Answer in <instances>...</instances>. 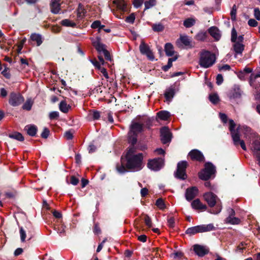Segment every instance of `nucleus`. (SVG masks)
<instances>
[{
  "label": "nucleus",
  "instance_id": "6e6d98bb",
  "mask_svg": "<svg viewBox=\"0 0 260 260\" xmlns=\"http://www.w3.org/2000/svg\"><path fill=\"white\" fill-rule=\"evenodd\" d=\"M137 149L141 151H144L147 149V146L141 143H138L136 145Z\"/></svg>",
  "mask_w": 260,
  "mask_h": 260
},
{
  "label": "nucleus",
  "instance_id": "e433bc0d",
  "mask_svg": "<svg viewBox=\"0 0 260 260\" xmlns=\"http://www.w3.org/2000/svg\"><path fill=\"white\" fill-rule=\"evenodd\" d=\"M165 29L164 26L161 23L154 24L152 25V29L155 32H161Z\"/></svg>",
  "mask_w": 260,
  "mask_h": 260
},
{
  "label": "nucleus",
  "instance_id": "f03ea898",
  "mask_svg": "<svg viewBox=\"0 0 260 260\" xmlns=\"http://www.w3.org/2000/svg\"><path fill=\"white\" fill-rule=\"evenodd\" d=\"M144 124L138 122H132L127 134V142L131 146L127 148L125 157L128 156L134 155L137 150L136 145L138 141V137L139 133L143 131Z\"/></svg>",
  "mask_w": 260,
  "mask_h": 260
},
{
  "label": "nucleus",
  "instance_id": "dca6fc26",
  "mask_svg": "<svg viewBox=\"0 0 260 260\" xmlns=\"http://www.w3.org/2000/svg\"><path fill=\"white\" fill-rule=\"evenodd\" d=\"M92 45L98 51L99 55H102V53L106 50L107 46L101 43V39L99 37L96 38V40L92 42Z\"/></svg>",
  "mask_w": 260,
  "mask_h": 260
},
{
  "label": "nucleus",
  "instance_id": "37998d69",
  "mask_svg": "<svg viewBox=\"0 0 260 260\" xmlns=\"http://www.w3.org/2000/svg\"><path fill=\"white\" fill-rule=\"evenodd\" d=\"M32 102L30 100H27L22 106V109L27 111H29L32 107Z\"/></svg>",
  "mask_w": 260,
  "mask_h": 260
},
{
  "label": "nucleus",
  "instance_id": "69168bd1",
  "mask_svg": "<svg viewBox=\"0 0 260 260\" xmlns=\"http://www.w3.org/2000/svg\"><path fill=\"white\" fill-rule=\"evenodd\" d=\"M216 84L218 85H220L223 81V77L221 74H218L216 76Z\"/></svg>",
  "mask_w": 260,
  "mask_h": 260
},
{
  "label": "nucleus",
  "instance_id": "8fccbe9b",
  "mask_svg": "<svg viewBox=\"0 0 260 260\" xmlns=\"http://www.w3.org/2000/svg\"><path fill=\"white\" fill-rule=\"evenodd\" d=\"M20 235L21 242H24L26 238V233L22 227L20 228Z\"/></svg>",
  "mask_w": 260,
  "mask_h": 260
},
{
  "label": "nucleus",
  "instance_id": "79ce46f5",
  "mask_svg": "<svg viewBox=\"0 0 260 260\" xmlns=\"http://www.w3.org/2000/svg\"><path fill=\"white\" fill-rule=\"evenodd\" d=\"M135 13H133L126 17L125 21L127 23L133 24L135 22Z\"/></svg>",
  "mask_w": 260,
  "mask_h": 260
},
{
  "label": "nucleus",
  "instance_id": "b1692460",
  "mask_svg": "<svg viewBox=\"0 0 260 260\" xmlns=\"http://www.w3.org/2000/svg\"><path fill=\"white\" fill-rule=\"evenodd\" d=\"M175 94V87L171 86L167 88L164 93L165 98L168 101H171L172 99L174 97Z\"/></svg>",
  "mask_w": 260,
  "mask_h": 260
},
{
  "label": "nucleus",
  "instance_id": "ea45409f",
  "mask_svg": "<svg viewBox=\"0 0 260 260\" xmlns=\"http://www.w3.org/2000/svg\"><path fill=\"white\" fill-rule=\"evenodd\" d=\"M155 205L160 210H164L166 208L164 201L161 198H159L156 200Z\"/></svg>",
  "mask_w": 260,
  "mask_h": 260
},
{
  "label": "nucleus",
  "instance_id": "0e129e2a",
  "mask_svg": "<svg viewBox=\"0 0 260 260\" xmlns=\"http://www.w3.org/2000/svg\"><path fill=\"white\" fill-rule=\"evenodd\" d=\"M144 1V0H134V6L136 8H139L142 5Z\"/></svg>",
  "mask_w": 260,
  "mask_h": 260
},
{
  "label": "nucleus",
  "instance_id": "3c124183",
  "mask_svg": "<svg viewBox=\"0 0 260 260\" xmlns=\"http://www.w3.org/2000/svg\"><path fill=\"white\" fill-rule=\"evenodd\" d=\"M59 117V113L57 111H53L49 114V118L51 120L57 119Z\"/></svg>",
  "mask_w": 260,
  "mask_h": 260
},
{
  "label": "nucleus",
  "instance_id": "c9c22d12",
  "mask_svg": "<svg viewBox=\"0 0 260 260\" xmlns=\"http://www.w3.org/2000/svg\"><path fill=\"white\" fill-rule=\"evenodd\" d=\"M210 101L213 104H217L220 101L219 98L216 93L210 94L209 96Z\"/></svg>",
  "mask_w": 260,
  "mask_h": 260
},
{
  "label": "nucleus",
  "instance_id": "58836bf2",
  "mask_svg": "<svg viewBox=\"0 0 260 260\" xmlns=\"http://www.w3.org/2000/svg\"><path fill=\"white\" fill-rule=\"evenodd\" d=\"M180 39L181 42L185 46H191V41L188 38V37L186 36H180Z\"/></svg>",
  "mask_w": 260,
  "mask_h": 260
},
{
  "label": "nucleus",
  "instance_id": "a878e982",
  "mask_svg": "<svg viewBox=\"0 0 260 260\" xmlns=\"http://www.w3.org/2000/svg\"><path fill=\"white\" fill-rule=\"evenodd\" d=\"M165 51L167 56H172L175 53L174 46L171 43H167L165 45Z\"/></svg>",
  "mask_w": 260,
  "mask_h": 260
},
{
  "label": "nucleus",
  "instance_id": "f257e3e1",
  "mask_svg": "<svg viewBox=\"0 0 260 260\" xmlns=\"http://www.w3.org/2000/svg\"><path fill=\"white\" fill-rule=\"evenodd\" d=\"M126 163L121 162V164L116 165L117 172L121 174L128 172H137L142 170L144 167L143 163V154L139 153L136 155L131 156H128L125 158Z\"/></svg>",
  "mask_w": 260,
  "mask_h": 260
},
{
  "label": "nucleus",
  "instance_id": "603ef678",
  "mask_svg": "<svg viewBox=\"0 0 260 260\" xmlns=\"http://www.w3.org/2000/svg\"><path fill=\"white\" fill-rule=\"evenodd\" d=\"M25 42H26V39H24L20 42L19 44L18 45V47H17V52L18 53H20L21 52V50L22 49L23 45Z\"/></svg>",
  "mask_w": 260,
  "mask_h": 260
},
{
  "label": "nucleus",
  "instance_id": "2eb2a0df",
  "mask_svg": "<svg viewBox=\"0 0 260 260\" xmlns=\"http://www.w3.org/2000/svg\"><path fill=\"white\" fill-rule=\"evenodd\" d=\"M199 189L196 186L188 187L186 189L185 197L187 201L192 200L198 194Z\"/></svg>",
  "mask_w": 260,
  "mask_h": 260
},
{
  "label": "nucleus",
  "instance_id": "de8ad7c7",
  "mask_svg": "<svg viewBox=\"0 0 260 260\" xmlns=\"http://www.w3.org/2000/svg\"><path fill=\"white\" fill-rule=\"evenodd\" d=\"M50 134L49 129L47 127H44L43 129V131L41 133V136L42 138L47 139Z\"/></svg>",
  "mask_w": 260,
  "mask_h": 260
},
{
  "label": "nucleus",
  "instance_id": "c756f323",
  "mask_svg": "<svg viewBox=\"0 0 260 260\" xmlns=\"http://www.w3.org/2000/svg\"><path fill=\"white\" fill-rule=\"evenodd\" d=\"M30 39L32 41L36 42L38 46H40L43 43L42 36L39 34H32L30 36Z\"/></svg>",
  "mask_w": 260,
  "mask_h": 260
},
{
  "label": "nucleus",
  "instance_id": "49530a36",
  "mask_svg": "<svg viewBox=\"0 0 260 260\" xmlns=\"http://www.w3.org/2000/svg\"><path fill=\"white\" fill-rule=\"evenodd\" d=\"M5 68V69L2 72V74L6 78V79H10L11 77V75L10 73V72H8V71L9 70V68L6 67V65L4 64Z\"/></svg>",
  "mask_w": 260,
  "mask_h": 260
},
{
  "label": "nucleus",
  "instance_id": "774afa93",
  "mask_svg": "<svg viewBox=\"0 0 260 260\" xmlns=\"http://www.w3.org/2000/svg\"><path fill=\"white\" fill-rule=\"evenodd\" d=\"M64 137L67 140H72L73 138V134L70 131H67L64 133Z\"/></svg>",
  "mask_w": 260,
  "mask_h": 260
},
{
  "label": "nucleus",
  "instance_id": "c03bdc74",
  "mask_svg": "<svg viewBox=\"0 0 260 260\" xmlns=\"http://www.w3.org/2000/svg\"><path fill=\"white\" fill-rule=\"evenodd\" d=\"M144 221L145 224L148 228H150L152 226V223L150 217L147 214L145 215Z\"/></svg>",
  "mask_w": 260,
  "mask_h": 260
},
{
  "label": "nucleus",
  "instance_id": "5fc2aeb1",
  "mask_svg": "<svg viewBox=\"0 0 260 260\" xmlns=\"http://www.w3.org/2000/svg\"><path fill=\"white\" fill-rule=\"evenodd\" d=\"M168 225L170 228H174L175 226V219L172 217L168 219Z\"/></svg>",
  "mask_w": 260,
  "mask_h": 260
},
{
  "label": "nucleus",
  "instance_id": "e2e57ef3",
  "mask_svg": "<svg viewBox=\"0 0 260 260\" xmlns=\"http://www.w3.org/2000/svg\"><path fill=\"white\" fill-rule=\"evenodd\" d=\"M248 24L251 27H256V26H257L258 23L255 19H250L248 21Z\"/></svg>",
  "mask_w": 260,
  "mask_h": 260
},
{
  "label": "nucleus",
  "instance_id": "052dcab7",
  "mask_svg": "<svg viewBox=\"0 0 260 260\" xmlns=\"http://www.w3.org/2000/svg\"><path fill=\"white\" fill-rule=\"evenodd\" d=\"M254 15L256 20H260V10H259V8H254Z\"/></svg>",
  "mask_w": 260,
  "mask_h": 260
},
{
  "label": "nucleus",
  "instance_id": "4468645a",
  "mask_svg": "<svg viewBox=\"0 0 260 260\" xmlns=\"http://www.w3.org/2000/svg\"><path fill=\"white\" fill-rule=\"evenodd\" d=\"M193 250L198 256L203 257L209 252L208 248L199 244H195L193 246Z\"/></svg>",
  "mask_w": 260,
  "mask_h": 260
},
{
  "label": "nucleus",
  "instance_id": "c85d7f7f",
  "mask_svg": "<svg viewBox=\"0 0 260 260\" xmlns=\"http://www.w3.org/2000/svg\"><path fill=\"white\" fill-rule=\"evenodd\" d=\"M8 137L11 139L22 142L24 140L23 135L19 132H14L13 133L9 134Z\"/></svg>",
  "mask_w": 260,
  "mask_h": 260
},
{
  "label": "nucleus",
  "instance_id": "2f4dec72",
  "mask_svg": "<svg viewBox=\"0 0 260 260\" xmlns=\"http://www.w3.org/2000/svg\"><path fill=\"white\" fill-rule=\"evenodd\" d=\"M71 108V107L69 105H68L64 101H61L59 105V110L64 113H68L69 109Z\"/></svg>",
  "mask_w": 260,
  "mask_h": 260
},
{
  "label": "nucleus",
  "instance_id": "f3484780",
  "mask_svg": "<svg viewBox=\"0 0 260 260\" xmlns=\"http://www.w3.org/2000/svg\"><path fill=\"white\" fill-rule=\"evenodd\" d=\"M50 11L54 14H58L61 10L60 0H51L50 3Z\"/></svg>",
  "mask_w": 260,
  "mask_h": 260
},
{
  "label": "nucleus",
  "instance_id": "39448f33",
  "mask_svg": "<svg viewBox=\"0 0 260 260\" xmlns=\"http://www.w3.org/2000/svg\"><path fill=\"white\" fill-rule=\"evenodd\" d=\"M214 230H215V227L213 223L201 224L188 228L185 231V234L192 236L198 233L208 232Z\"/></svg>",
  "mask_w": 260,
  "mask_h": 260
},
{
  "label": "nucleus",
  "instance_id": "4d7b16f0",
  "mask_svg": "<svg viewBox=\"0 0 260 260\" xmlns=\"http://www.w3.org/2000/svg\"><path fill=\"white\" fill-rule=\"evenodd\" d=\"M79 180L75 176H71L70 178V182L73 185H76L78 184Z\"/></svg>",
  "mask_w": 260,
  "mask_h": 260
},
{
  "label": "nucleus",
  "instance_id": "bb28decb",
  "mask_svg": "<svg viewBox=\"0 0 260 260\" xmlns=\"http://www.w3.org/2000/svg\"><path fill=\"white\" fill-rule=\"evenodd\" d=\"M113 3L116 5L118 9L122 12L126 11L127 5L123 0H115Z\"/></svg>",
  "mask_w": 260,
  "mask_h": 260
},
{
  "label": "nucleus",
  "instance_id": "5701e85b",
  "mask_svg": "<svg viewBox=\"0 0 260 260\" xmlns=\"http://www.w3.org/2000/svg\"><path fill=\"white\" fill-rule=\"evenodd\" d=\"M209 34L215 39V40L218 41L221 36L219 33V30L216 26H212L208 29Z\"/></svg>",
  "mask_w": 260,
  "mask_h": 260
},
{
  "label": "nucleus",
  "instance_id": "09e8293b",
  "mask_svg": "<svg viewBox=\"0 0 260 260\" xmlns=\"http://www.w3.org/2000/svg\"><path fill=\"white\" fill-rule=\"evenodd\" d=\"M102 54L104 55L105 58L106 60L110 61H111L112 60V58L110 55V53L109 51L107 49L102 53Z\"/></svg>",
  "mask_w": 260,
  "mask_h": 260
},
{
  "label": "nucleus",
  "instance_id": "20e7f679",
  "mask_svg": "<svg viewBox=\"0 0 260 260\" xmlns=\"http://www.w3.org/2000/svg\"><path fill=\"white\" fill-rule=\"evenodd\" d=\"M216 61V57L214 53L208 50H203L200 52L199 64L201 67L208 68L213 66Z\"/></svg>",
  "mask_w": 260,
  "mask_h": 260
},
{
  "label": "nucleus",
  "instance_id": "7ed1b4c3",
  "mask_svg": "<svg viewBox=\"0 0 260 260\" xmlns=\"http://www.w3.org/2000/svg\"><path fill=\"white\" fill-rule=\"evenodd\" d=\"M203 197L210 207L212 208L215 206V208L209 211L210 213L216 214L221 212L222 206L221 203L218 202L220 200L215 194L212 192H207L204 194Z\"/></svg>",
  "mask_w": 260,
  "mask_h": 260
},
{
  "label": "nucleus",
  "instance_id": "0eeeda50",
  "mask_svg": "<svg viewBox=\"0 0 260 260\" xmlns=\"http://www.w3.org/2000/svg\"><path fill=\"white\" fill-rule=\"evenodd\" d=\"M188 166V162L185 160H182L178 162L177 170L174 173L175 178L182 180L187 179V175L186 170Z\"/></svg>",
  "mask_w": 260,
  "mask_h": 260
},
{
  "label": "nucleus",
  "instance_id": "ddd939ff",
  "mask_svg": "<svg viewBox=\"0 0 260 260\" xmlns=\"http://www.w3.org/2000/svg\"><path fill=\"white\" fill-rule=\"evenodd\" d=\"M188 156L192 160H196L199 162L205 161V157L201 151L198 149H192L188 153Z\"/></svg>",
  "mask_w": 260,
  "mask_h": 260
},
{
  "label": "nucleus",
  "instance_id": "9b49d317",
  "mask_svg": "<svg viewBox=\"0 0 260 260\" xmlns=\"http://www.w3.org/2000/svg\"><path fill=\"white\" fill-rule=\"evenodd\" d=\"M140 53L147 56L148 59L151 61L154 59V56L153 52L150 49L149 45L146 44L144 41H142L139 46Z\"/></svg>",
  "mask_w": 260,
  "mask_h": 260
},
{
  "label": "nucleus",
  "instance_id": "72a5a7b5",
  "mask_svg": "<svg viewBox=\"0 0 260 260\" xmlns=\"http://www.w3.org/2000/svg\"><path fill=\"white\" fill-rule=\"evenodd\" d=\"M208 34L206 31H200L195 36V39L200 41H204L207 37Z\"/></svg>",
  "mask_w": 260,
  "mask_h": 260
},
{
  "label": "nucleus",
  "instance_id": "338daca9",
  "mask_svg": "<svg viewBox=\"0 0 260 260\" xmlns=\"http://www.w3.org/2000/svg\"><path fill=\"white\" fill-rule=\"evenodd\" d=\"M101 21L100 20L94 21L91 25V27L94 29L98 28L100 26Z\"/></svg>",
  "mask_w": 260,
  "mask_h": 260
},
{
  "label": "nucleus",
  "instance_id": "1a4fd4ad",
  "mask_svg": "<svg viewBox=\"0 0 260 260\" xmlns=\"http://www.w3.org/2000/svg\"><path fill=\"white\" fill-rule=\"evenodd\" d=\"M164 166V159L161 157L149 159L147 163V167L154 171H158Z\"/></svg>",
  "mask_w": 260,
  "mask_h": 260
},
{
  "label": "nucleus",
  "instance_id": "6e6552de",
  "mask_svg": "<svg viewBox=\"0 0 260 260\" xmlns=\"http://www.w3.org/2000/svg\"><path fill=\"white\" fill-rule=\"evenodd\" d=\"M231 42L234 43L233 44L234 50L237 54H241L244 49L245 46L239 42H236L237 40V32L234 27L232 29Z\"/></svg>",
  "mask_w": 260,
  "mask_h": 260
},
{
  "label": "nucleus",
  "instance_id": "412c9836",
  "mask_svg": "<svg viewBox=\"0 0 260 260\" xmlns=\"http://www.w3.org/2000/svg\"><path fill=\"white\" fill-rule=\"evenodd\" d=\"M251 149L253 155L255 157L260 155V142L258 140H254L251 144Z\"/></svg>",
  "mask_w": 260,
  "mask_h": 260
},
{
  "label": "nucleus",
  "instance_id": "393cba45",
  "mask_svg": "<svg viewBox=\"0 0 260 260\" xmlns=\"http://www.w3.org/2000/svg\"><path fill=\"white\" fill-rule=\"evenodd\" d=\"M231 135L234 142V144L237 146L239 145L240 140V134L239 132V127L237 128V131L231 133Z\"/></svg>",
  "mask_w": 260,
  "mask_h": 260
},
{
  "label": "nucleus",
  "instance_id": "4be33fe9",
  "mask_svg": "<svg viewBox=\"0 0 260 260\" xmlns=\"http://www.w3.org/2000/svg\"><path fill=\"white\" fill-rule=\"evenodd\" d=\"M24 129L26 131L27 134L31 137L36 136L38 132L37 126L34 124L26 125Z\"/></svg>",
  "mask_w": 260,
  "mask_h": 260
},
{
  "label": "nucleus",
  "instance_id": "f704fd0d",
  "mask_svg": "<svg viewBox=\"0 0 260 260\" xmlns=\"http://www.w3.org/2000/svg\"><path fill=\"white\" fill-rule=\"evenodd\" d=\"M195 19L192 18H187L183 21V25L186 28H189L195 24Z\"/></svg>",
  "mask_w": 260,
  "mask_h": 260
},
{
  "label": "nucleus",
  "instance_id": "7c9ffc66",
  "mask_svg": "<svg viewBox=\"0 0 260 260\" xmlns=\"http://www.w3.org/2000/svg\"><path fill=\"white\" fill-rule=\"evenodd\" d=\"M170 116V112L167 111H160L157 113V117L162 120H167Z\"/></svg>",
  "mask_w": 260,
  "mask_h": 260
},
{
  "label": "nucleus",
  "instance_id": "864d4df0",
  "mask_svg": "<svg viewBox=\"0 0 260 260\" xmlns=\"http://www.w3.org/2000/svg\"><path fill=\"white\" fill-rule=\"evenodd\" d=\"M172 61L171 60L168 59V63L167 65L164 66L162 67V70L164 72L168 71L172 67Z\"/></svg>",
  "mask_w": 260,
  "mask_h": 260
},
{
  "label": "nucleus",
  "instance_id": "bf43d9fd",
  "mask_svg": "<svg viewBox=\"0 0 260 260\" xmlns=\"http://www.w3.org/2000/svg\"><path fill=\"white\" fill-rule=\"evenodd\" d=\"M98 70L100 71L106 79H108L109 78L107 70L105 68L101 67Z\"/></svg>",
  "mask_w": 260,
  "mask_h": 260
},
{
  "label": "nucleus",
  "instance_id": "a19ab883",
  "mask_svg": "<svg viewBox=\"0 0 260 260\" xmlns=\"http://www.w3.org/2000/svg\"><path fill=\"white\" fill-rule=\"evenodd\" d=\"M61 24L63 26H65L74 27L76 26V23L75 22H72L69 19H65L62 20L61 21Z\"/></svg>",
  "mask_w": 260,
  "mask_h": 260
},
{
  "label": "nucleus",
  "instance_id": "cd10ccee",
  "mask_svg": "<svg viewBox=\"0 0 260 260\" xmlns=\"http://www.w3.org/2000/svg\"><path fill=\"white\" fill-rule=\"evenodd\" d=\"M77 17L79 18H83L84 17L87 11L84 8L83 5L81 3L78 4L77 9Z\"/></svg>",
  "mask_w": 260,
  "mask_h": 260
},
{
  "label": "nucleus",
  "instance_id": "aec40b11",
  "mask_svg": "<svg viewBox=\"0 0 260 260\" xmlns=\"http://www.w3.org/2000/svg\"><path fill=\"white\" fill-rule=\"evenodd\" d=\"M101 112L95 110H90L88 114V118L89 121L99 120L101 117Z\"/></svg>",
  "mask_w": 260,
  "mask_h": 260
},
{
  "label": "nucleus",
  "instance_id": "423d86ee",
  "mask_svg": "<svg viewBox=\"0 0 260 260\" xmlns=\"http://www.w3.org/2000/svg\"><path fill=\"white\" fill-rule=\"evenodd\" d=\"M216 172V168L211 162H207L204 165V168L199 173L200 179L207 181Z\"/></svg>",
  "mask_w": 260,
  "mask_h": 260
},
{
  "label": "nucleus",
  "instance_id": "13d9d810",
  "mask_svg": "<svg viewBox=\"0 0 260 260\" xmlns=\"http://www.w3.org/2000/svg\"><path fill=\"white\" fill-rule=\"evenodd\" d=\"M252 71V69L250 68L245 67L243 71H241L238 75V77L239 78H241L240 74H244V73L249 74L251 73Z\"/></svg>",
  "mask_w": 260,
  "mask_h": 260
},
{
  "label": "nucleus",
  "instance_id": "9d476101",
  "mask_svg": "<svg viewBox=\"0 0 260 260\" xmlns=\"http://www.w3.org/2000/svg\"><path fill=\"white\" fill-rule=\"evenodd\" d=\"M24 101L23 96L19 92H12L9 95V103L13 107L18 106Z\"/></svg>",
  "mask_w": 260,
  "mask_h": 260
},
{
  "label": "nucleus",
  "instance_id": "a18cd8bd",
  "mask_svg": "<svg viewBox=\"0 0 260 260\" xmlns=\"http://www.w3.org/2000/svg\"><path fill=\"white\" fill-rule=\"evenodd\" d=\"M229 130L231 133L237 131V128L235 129L236 123L233 119L229 120Z\"/></svg>",
  "mask_w": 260,
  "mask_h": 260
},
{
  "label": "nucleus",
  "instance_id": "f8f14e48",
  "mask_svg": "<svg viewBox=\"0 0 260 260\" xmlns=\"http://www.w3.org/2000/svg\"><path fill=\"white\" fill-rule=\"evenodd\" d=\"M161 141L164 144L170 143L171 141L172 134L168 127L164 126L160 129Z\"/></svg>",
  "mask_w": 260,
  "mask_h": 260
},
{
  "label": "nucleus",
  "instance_id": "680f3d73",
  "mask_svg": "<svg viewBox=\"0 0 260 260\" xmlns=\"http://www.w3.org/2000/svg\"><path fill=\"white\" fill-rule=\"evenodd\" d=\"M219 117L222 122L224 123H226L228 121V116L224 113H219Z\"/></svg>",
  "mask_w": 260,
  "mask_h": 260
},
{
  "label": "nucleus",
  "instance_id": "4c0bfd02",
  "mask_svg": "<svg viewBox=\"0 0 260 260\" xmlns=\"http://www.w3.org/2000/svg\"><path fill=\"white\" fill-rule=\"evenodd\" d=\"M156 2L155 0H148L144 2L145 9L147 10L156 5Z\"/></svg>",
  "mask_w": 260,
  "mask_h": 260
},
{
  "label": "nucleus",
  "instance_id": "6ab92c4d",
  "mask_svg": "<svg viewBox=\"0 0 260 260\" xmlns=\"http://www.w3.org/2000/svg\"><path fill=\"white\" fill-rule=\"evenodd\" d=\"M191 206L195 210H206L207 209V206L203 204L199 199L193 200L191 204Z\"/></svg>",
  "mask_w": 260,
  "mask_h": 260
},
{
  "label": "nucleus",
  "instance_id": "473e14b6",
  "mask_svg": "<svg viewBox=\"0 0 260 260\" xmlns=\"http://www.w3.org/2000/svg\"><path fill=\"white\" fill-rule=\"evenodd\" d=\"M224 221L226 223H229L231 224H238L241 222L240 219L236 217H226Z\"/></svg>",
  "mask_w": 260,
  "mask_h": 260
},
{
  "label": "nucleus",
  "instance_id": "a211bd4d",
  "mask_svg": "<svg viewBox=\"0 0 260 260\" xmlns=\"http://www.w3.org/2000/svg\"><path fill=\"white\" fill-rule=\"evenodd\" d=\"M242 94V91L240 86L238 85H234L229 93V97L231 99L240 98Z\"/></svg>",
  "mask_w": 260,
  "mask_h": 260
}]
</instances>
